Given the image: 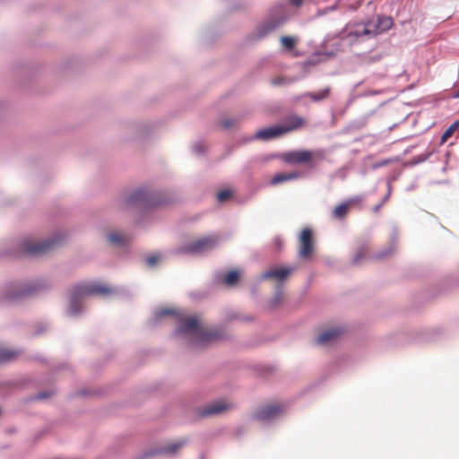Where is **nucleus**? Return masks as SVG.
<instances>
[{
  "instance_id": "nucleus-1",
  "label": "nucleus",
  "mask_w": 459,
  "mask_h": 459,
  "mask_svg": "<svg viewBox=\"0 0 459 459\" xmlns=\"http://www.w3.org/2000/svg\"><path fill=\"white\" fill-rule=\"evenodd\" d=\"M174 319L178 320V332L188 338L194 349H202L210 343L226 338L227 334L221 327H207L202 325L196 316H179L174 309Z\"/></svg>"
},
{
  "instance_id": "nucleus-2",
  "label": "nucleus",
  "mask_w": 459,
  "mask_h": 459,
  "mask_svg": "<svg viewBox=\"0 0 459 459\" xmlns=\"http://www.w3.org/2000/svg\"><path fill=\"white\" fill-rule=\"evenodd\" d=\"M115 292L112 287L101 282H82L75 285L72 290L69 311L76 315L81 311L82 299L90 295L109 296Z\"/></svg>"
},
{
  "instance_id": "nucleus-3",
  "label": "nucleus",
  "mask_w": 459,
  "mask_h": 459,
  "mask_svg": "<svg viewBox=\"0 0 459 459\" xmlns=\"http://www.w3.org/2000/svg\"><path fill=\"white\" fill-rule=\"evenodd\" d=\"M392 20L388 17H378L367 22L359 23L350 31V35L355 38L371 39L387 30L392 26Z\"/></svg>"
},
{
  "instance_id": "nucleus-4",
  "label": "nucleus",
  "mask_w": 459,
  "mask_h": 459,
  "mask_svg": "<svg viewBox=\"0 0 459 459\" xmlns=\"http://www.w3.org/2000/svg\"><path fill=\"white\" fill-rule=\"evenodd\" d=\"M59 242L60 238H56L40 242H35L31 239H24L21 244V247L26 255L38 256L50 252Z\"/></svg>"
},
{
  "instance_id": "nucleus-5",
  "label": "nucleus",
  "mask_w": 459,
  "mask_h": 459,
  "mask_svg": "<svg viewBox=\"0 0 459 459\" xmlns=\"http://www.w3.org/2000/svg\"><path fill=\"white\" fill-rule=\"evenodd\" d=\"M315 158L323 160V152L315 153L307 150H296L285 152L281 155V160L290 165L308 164L313 166V160Z\"/></svg>"
},
{
  "instance_id": "nucleus-6",
  "label": "nucleus",
  "mask_w": 459,
  "mask_h": 459,
  "mask_svg": "<svg viewBox=\"0 0 459 459\" xmlns=\"http://www.w3.org/2000/svg\"><path fill=\"white\" fill-rule=\"evenodd\" d=\"M218 235H209L189 243L186 247L179 249L178 252L189 254H202L212 250L219 243Z\"/></svg>"
},
{
  "instance_id": "nucleus-7",
  "label": "nucleus",
  "mask_w": 459,
  "mask_h": 459,
  "mask_svg": "<svg viewBox=\"0 0 459 459\" xmlns=\"http://www.w3.org/2000/svg\"><path fill=\"white\" fill-rule=\"evenodd\" d=\"M315 242L313 231L309 228H305L299 237V256L303 260L311 258L314 252Z\"/></svg>"
},
{
  "instance_id": "nucleus-8",
  "label": "nucleus",
  "mask_w": 459,
  "mask_h": 459,
  "mask_svg": "<svg viewBox=\"0 0 459 459\" xmlns=\"http://www.w3.org/2000/svg\"><path fill=\"white\" fill-rule=\"evenodd\" d=\"M286 407L284 404L280 403H273L260 407L254 414V418L257 420H270L282 412H284Z\"/></svg>"
},
{
  "instance_id": "nucleus-9",
  "label": "nucleus",
  "mask_w": 459,
  "mask_h": 459,
  "mask_svg": "<svg viewBox=\"0 0 459 459\" xmlns=\"http://www.w3.org/2000/svg\"><path fill=\"white\" fill-rule=\"evenodd\" d=\"M296 270L295 266L282 267L275 266L272 267L263 273L264 279H271L278 281H286L289 276Z\"/></svg>"
},
{
  "instance_id": "nucleus-10",
  "label": "nucleus",
  "mask_w": 459,
  "mask_h": 459,
  "mask_svg": "<svg viewBox=\"0 0 459 459\" xmlns=\"http://www.w3.org/2000/svg\"><path fill=\"white\" fill-rule=\"evenodd\" d=\"M231 407V404L225 401H215L204 406L200 411V415L203 417L216 415L230 409Z\"/></svg>"
},
{
  "instance_id": "nucleus-11",
  "label": "nucleus",
  "mask_w": 459,
  "mask_h": 459,
  "mask_svg": "<svg viewBox=\"0 0 459 459\" xmlns=\"http://www.w3.org/2000/svg\"><path fill=\"white\" fill-rule=\"evenodd\" d=\"M128 206L146 205L152 203L150 195L145 189H138L132 193L126 200Z\"/></svg>"
},
{
  "instance_id": "nucleus-12",
  "label": "nucleus",
  "mask_w": 459,
  "mask_h": 459,
  "mask_svg": "<svg viewBox=\"0 0 459 459\" xmlns=\"http://www.w3.org/2000/svg\"><path fill=\"white\" fill-rule=\"evenodd\" d=\"M285 134L283 128L281 126H274L258 130L255 138L262 141H268L273 138L280 137Z\"/></svg>"
},
{
  "instance_id": "nucleus-13",
  "label": "nucleus",
  "mask_w": 459,
  "mask_h": 459,
  "mask_svg": "<svg viewBox=\"0 0 459 459\" xmlns=\"http://www.w3.org/2000/svg\"><path fill=\"white\" fill-rule=\"evenodd\" d=\"M342 333L343 330L341 327L331 328L320 333L316 338V342L326 345L337 340Z\"/></svg>"
},
{
  "instance_id": "nucleus-14",
  "label": "nucleus",
  "mask_w": 459,
  "mask_h": 459,
  "mask_svg": "<svg viewBox=\"0 0 459 459\" xmlns=\"http://www.w3.org/2000/svg\"><path fill=\"white\" fill-rule=\"evenodd\" d=\"M305 125V121L301 117L290 116L286 119L285 125L281 126L285 134L301 128Z\"/></svg>"
},
{
  "instance_id": "nucleus-15",
  "label": "nucleus",
  "mask_w": 459,
  "mask_h": 459,
  "mask_svg": "<svg viewBox=\"0 0 459 459\" xmlns=\"http://www.w3.org/2000/svg\"><path fill=\"white\" fill-rule=\"evenodd\" d=\"M300 177V173L299 172H291V173H279L274 175L270 183L271 185H278L289 180L297 179Z\"/></svg>"
},
{
  "instance_id": "nucleus-16",
  "label": "nucleus",
  "mask_w": 459,
  "mask_h": 459,
  "mask_svg": "<svg viewBox=\"0 0 459 459\" xmlns=\"http://www.w3.org/2000/svg\"><path fill=\"white\" fill-rule=\"evenodd\" d=\"M108 239L110 243H112L114 245L122 246L129 240V238L126 235L114 232V233H109L108 235Z\"/></svg>"
},
{
  "instance_id": "nucleus-17",
  "label": "nucleus",
  "mask_w": 459,
  "mask_h": 459,
  "mask_svg": "<svg viewBox=\"0 0 459 459\" xmlns=\"http://www.w3.org/2000/svg\"><path fill=\"white\" fill-rule=\"evenodd\" d=\"M350 210V204L349 203H343L339 205H337L334 210L333 211V215L336 219H343L348 214Z\"/></svg>"
},
{
  "instance_id": "nucleus-18",
  "label": "nucleus",
  "mask_w": 459,
  "mask_h": 459,
  "mask_svg": "<svg viewBox=\"0 0 459 459\" xmlns=\"http://www.w3.org/2000/svg\"><path fill=\"white\" fill-rule=\"evenodd\" d=\"M238 279H239L238 272L236 270H231L225 274L223 281L227 286L230 287V286L235 285L238 281Z\"/></svg>"
},
{
  "instance_id": "nucleus-19",
  "label": "nucleus",
  "mask_w": 459,
  "mask_h": 459,
  "mask_svg": "<svg viewBox=\"0 0 459 459\" xmlns=\"http://www.w3.org/2000/svg\"><path fill=\"white\" fill-rule=\"evenodd\" d=\"M329 92H330V89L329 88H325V89H323V90H320L319 91L317 92H311L308 94V97L315 100V101H318V100H322L324 99H326L329 95Z\"/></svg>"
},
{
  "instance_id": "nucleus-20",
  "label": "nucleus",
  "mask_w": 459,
  "mask_h": 459,
  "mask_svg": "<svg viewBox=\"0 0 459 459\" xmlns=\"http://www.w3.org/2000/svg\"><path fill=\"white\" fill-rule=\"evenodd\" d=\"M16 354L13 351L0 349V363L12 360L16 357Z\"/></svg>"
},
{
  "instance_id": "nucleus-21",
  "label": "nucleus",
  "mask_w": 459,
  "mask_h": 459,
  "mask_svg": "<svg viewBox=\"0 0 459 459\" xmlns=\"http://www.w3.org/2000/svg\"><path fill=\"white\" fill-rule=\"evenodd\" d=\"M459 126V123L458 122H455L454 124H452L442 134L441 136V143H446L453 134L455 132V130L457 129Z\"/></svg>"
},
{
  "instance_id": "nucleus-22",
  "label": "nucleus",
  "mask_w": 459,
  "mask_h": 459,
  "mask_svg": "<svg viewBox=\"0 0 459 459\" xmlns=\"http://www.w3.org/2000/svg\"><path fill=\"white\" fill-rule=\"evenodd\" d=\"M281 43L286 50H291L296 45V40L290 36H283L281 38Z\"/></svg>"
},
{
  "instance_id": "nucleus-23",
  "label": "nucleus",
  "mask_w": 459,
  "mask_h": 459,
  "mask_svg": "<svg viewBox=\"0 0 459 459\" xmlns=\"http://www.w3.org/2000/svg\"><path fill=\"white\" fill-rule=\"evenodd\" d=\"M172 315L171 308H160L155 311L153 320L155 322L160 321L164 316H170Z\"/></svg>"
},
{
  "instance_id": "nucleus-24",
  "label": "nucleus",
  "mask_w": 459,
  "mask_h": 459,
  "mask_svg": "<svg viewBox=\"0 0 459 459\" xmlns=\"http://www.w3.org/2000/svg\"><path fill=\"white\" fill-rule=\"evenodd\" d=\"M283 246H284V240L281 237L276 236L273 238L272 243H271V247L273 248V251H275V252L281 251L282 249Z\"/></svg>"
},
{
  "instance_id": "nucleus-25",
  "label": "nucleus",
  "mask_w": 459,
  "mask_h": 459,
  "mask_svg": "<svg viewBox=\"0 0 459 459\" xmlns=\"http://www.w3.org/2000/svg\"><path fill=\"white\" fill-rule=\"evenodd\" d=\"M162 259L161 255L160 254H153L151 255H148L146 258V263L150 267H153L156 264H158Z\"/></svg>"
},
{
  "instance_id": "nucleus-26",
  "label": "nucleus",
  "mask_w": 459,
  "mask_h": 459,
  "mask_svg": "<svg viewBox=\"0 0 459 459\" xmlns=\"http://www.w3.org/2000/svg\"><path fill=\"white\" fill-rule=\"evenodd\" d=\"M231 191L229 189L221 190L217 194V200L220 203L229 200L231 196Z\"/></svg>"
},
{
  "instance_id": "nucleus-27",
  "label": "nucleus",
  "mask_w": 459,
  "mask_h": 459,
  "mask_svg": "<svg viewBox=\"0 0 459 459\" xmlns=\"http://www.w3.org/2000/svg\"><path fill=\"white\" fill-rule=\"evenodd\" d=\"M367 253L368 249L366 247L359 248L353 258V263H359V261H361L366 256Z\"/></svg>"
},
{
  "instance_id": "nucleus-28",
  "label": "nucleus",
  "mask_w": 459,
  "mask_h": 459,
  "mask_svg": "<svg viewBox=\"0 0 459 459\" xmlns=\"http://www.w3.org/2000/svg\"><path fill=\"white\" fill-rule=\"evenodd\" d=\"M220 124L223 128L229 129L237 125V120L231 119V118H226V119H222Z\"/></svg>"
},
{
  "instance_id": "nucleus-29",
  "label": "nucleus",
  "mask_w": 459,
  "mask_h": 459,
  "mask_svg": "<svg viewBox=\"0 0 459 459\" xmlns=\"http://www.w3.org/2000/svg\"><path fill=\"white\" fill-rule=\"evenodd\" d=\"M394 253V248L392 247H388L387 249L379 252L377 255H376L377 259H384L387 256H389L391 254Z\"/></svg>"
},
{
  "instance_id": "nucleus-30",
  "label": "nucleus",
  "mask_w": 459,
  "mask_h": 459,
  "mask_svg": "<svg viewBox=\"0 0 459 459\" xmlns=\"http://www.w3.org/2000/svg\"><path fill=\"white\" fill-rule=\"evenodd\" d=\"M186 444V441H177L174 442L173 447H174V453L180 447H182Z\"/></svg>"
},
{
  "instance_id": "nucleus-31",
  "label": "nucleus",
  "mask_w": 459,
  "mask_h": 459,
  "mask_svg": "<svg viewBox=\"0 0 459 459\" xmlns=\"http://www.w3.org/2000/svg\"><path fill=\"white\" fill-rule=\"evenodd\" d=\"M273 28H274L273 26H272V25H268V26L265 28L264 31L260 32V35H259V36H260V37H264L266 33H268V32L272 31V30H273Z\"/></svg>"
},
{
  "instance_id": "nucleus-32",
  "label": "nucleus",
  "mask_w": 459,
  "mask_h": 459,
  "mask_svg": "<svg viewBox=\"0 0 459 459\" xmlns=\"http://www.w3.org/2000/svg\"><path fill=\"white\" fill-rule=\"evenodd\" d=\"M51 395L50 393H39L38 395H37V399L39 400H41V399H45V398H48Z\"/></svg>"
},
{
  "instance_id": "nucleus-33",
  "label": "nucleus",
  "mask_w": 459,
  "mask_h": 459,
  "mask_svg": "<svg viewBox=\"0 0 459 459\" xmlns=\"http://www.w3.org/2000/svg\"><path fill=\"white\" fill-rule=\"evenodd\" d=\"M290 3H291L293 5H295V6L299 7V6H300V5L302 4L303 0H290Z\"/></svg>"
},
{
  "instance_id": "nucleus-34",
  "label": "nucleus",
  "mask_w": 459,
  "mask_h": 459,
  "mask_svg": "<svg viewBox=\"0 0 459 459\" xmlns=\"http://www.w3.org/2000/svg\"><path fill=\"white\" fill-rule=\"evenodd\" d=\"M382 205H383V204H382V203H380L379 204L376 205V206L374 207V212H377L380 210V208L382 207Z\"/></svg>"
},
{
  "instance_id": "nucleus-35",
  "label": "nucleus",
  "mask_w": 459,
  "mask_h": 459,
  "mask_svg": "<svg viewBox=\"0 0 459 459\" xmlns=\"http://www.w3.org/2000/svg\"><path fill=\"white\" fill-rule=\"evenodd\" d=\"M389 195H390V191L387 193V195L385 196V198L382 200V204H384L389 198Z\"/></svg>"
},
{
  "instance_id": "nucleus-36",
  "label": "nucleus",
  "mask_w": 459,
  "mask_h": 459,
  "mask_svg": "<svg viewBox=\"0 0 459 459\" xmlns=\"http://www.w3.org/2000/svg\"><path fill=\"white\" fill-rule=\"evenodd\" d=\"M273 84L278 85V84H280V83L281 82V79H274V80L273 81Z\"/></svg>"
},
{
  "instance_id": "nucleus-37",
  "label": "nucleus",
  "mask_w": 459,
  "mask_h": 459,
  "mask_svg": "<svg viewBox=\"0 0 459 459\" xmlns=\"http://www.w3.org/2000/svg\"><path fill=\"white\" fill-rule=\"evenodd\" d=\"M455 97L459 98V88L457 89V91H456V92H455Z\"/></svg>"
},
{
  "instance_id": "nucleus-38",
  "label": "nucleus",
  "mask_w": 459,
  "mask_h": 459,
  "mask_svg": "<svg viewBox=\"0 0 459 459\" xmlns=\"http://www.w3.org/2000/svg\"><path fill=\"white\" fill-rule=\"evenodd\" d=\"M22 295H23V293L18 294L17 297H21ZM13 298H16V296H14Z\"/></svg>"
}]
</instances>
